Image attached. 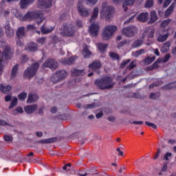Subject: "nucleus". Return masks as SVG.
Here are the masks:
<instances>
[{
  "label": "nucleus",
  "instance_id": "obj_1",
  "mask_svg": "<svg viewBox=\"0 0 176 176\" xmlns=\"http://www.w3.org/2000/svg\"><path fill=\"white\" fill-rule=\"evenodd\" d=\"M100 90H109L115 86V82L111 76H104L103 78L96 79L94 82Z\"/></svg>",
  "mask_w": 176,
  "mask_h": 176
},
{
  "label": "nucleus",
  "instance_id": "obj_2",
  "mask_svg": "<svg viewBox=\"0 0 176 176\" xmlns=\"http://www.w3.org/2000/svg\"><path fill=\"white\" fill-rule=\"evenodd\" d=\"M32 20H37L38 25L42 23L45 20L43 13L41 10L28 12L23 17V21H31Z\"/></svg>",
  "mask_w": 176,
  "mask_h": 176
},
{
  "label": "nucleus",
  "instance_id": "obj_3",
  "mask_svg": "<svg viewBox=\"0 0 176 176\" xmlns=\"http://www.w3.org/2000/svg\"><path fill=\"white\" fill-rule=\"evenodd\" d=\"M60 34L62 36H74V34H75V25L71 23H63L60 29Z\"/></svg>",
  "mask_w": 176,
  "mask_h": 176
},
{
  "label": "nucleus",
  "instance_id": "obj_4",
  "mask_svg": "<svg viewBox=\"0 0 176 176\" xmlns=\"http://www.w3.org/2000/svg\"><path fill=\"white\" fill-rule=\"evenodd\" d=\"M113 12V8L111 6H108V3L104 2L102 4V10L100 11V16L104 17L106 21H109L111 17H112V13Z\"/></svg>",
  "mask_w": 176,
  "mask_h": 176
},
{
  "label": "nucleus",
  "instance_id": "obj_5",
  "mask_svg": "<svg viewBox=\"0 0 176 176\" xmlns=\"http://www.w3.org/2000/svg\"><path fill=\"white\" fill-rule=\"evenodd\" d=\"M118 27L116 25H106L104 28V30L102 33V37L104 41H108L112 38V35L116 32Z\"/></svg>",
  "mask_w": 176,
  "mask_h": 176
},
{
  "label": "nucleus",
  "instance_id": "obj_6",
  "mask_svg": "<svg viewBox=\"0 0 176 176\" xmlns=\"http://www.w3.org/2000/svg\"><path fill=\"white\" fill-rule=\"evenodd\" d=\"M38 68H39V63L36 62L32 65L31 67H28L24 72V77L28 78V79L34 78V76L36 74V71H38Z\"/></svg>",
  "mask_w": 176,
  "mask_h": 176
},
{
  "label": "nucleus",
  "instance_id": "obj_7",
  "mask_svg": "<svg viewBox=\"0 0 176 176\" xmlns=\"http://www.w3.org/2000/svg\"><path fill=\"white\" fill-rule=\"evenodd\" d=\"M122 35L126 38H134L135 34L138 32V28L134 25L128 26L122 30Z\"/></svg>",
  "mask_w": 176,
  "mask_h": 176
},
{
  "label": "nucleus",
  "instance_id": "obj_8",
  "mask_svg": "<svg viewBox=\"0 0 176 176\" xmlns=\"http://www.w3.org/2000/svg\"><path fill=\"white\" fill-rule=\"evenodd\" d=\"M12 54H13L12 47L9 45H6L1 54V56H0V59L3 60V61L10 60V58H12Z\"/></svg>",
  "mask_w": 176,
  "mask_h": 176
},
{
  "label": "nucleus",
  "instance_id": "obj_9",
  "mask_svg": "<svg viewBox=\"0 0 176 176\" xmlns=\"http://www.w3.org/2000/svg\"><path fill=\"white\" fill-rule=\"evenodd\" d=\"M42 67L43 68H50L52 71H55L58 68V63L56 60L50 58L45 61Z\"/></svg>",
  "mask_w": 176,
  "mask_h": 176
},
{
  "label": "nucleus",
  "instance_id": "obj_10",
  "mask_svg": "<svg viewBox=\"0 0 176 176\" xmlns=\"http://www.w3.org/2000/svg\"><path fill=\"white\" fill-rule=\"evenodd\" d=\"M52 2L53 0H38L37 6L40 9H49V8H52Z\"/></svg>",
  "mask_w": 176,
  "mask_h": 176
},
{
  "label": "nucleus",
  "instance_id": "obj_11",
  "mask_svg": "<svg viewBox=\"0 0 176 176\" xmlns=\"http://www.w3.org/2000/svg\"><path fill=\"white\" fill-rule=\"evenodd\" d=\"M78 12L80 16L82 17H87V16H90V11L86 8H85L82 4L78 6Z\"/></svg>",
  "mask_w": 176,
  "mask_h": 176
},
{
  "label": "nucleus",
  "instance_id": "obj_12",
  "mask_svg": "<svg viewBox=\"0 0 176 176\" xmlns=\"http://www.w3.org/2000/svg\"><path fill=\"white\" fill-rule=\"evenodd\" d=\"M89 30L92 36H97V35H98V31H100V24L92 23Z\"/></svg>",
  "mask_w": 176,
  "mask_h": 176
},
{
  "label": "nucleus",
  "instance_id": "obj_13",
  "mask_svg": "<svg viewBox=\"0 0 176 176\" xmlns=\"http://www.w3.org/2000/svg\"><path fill=\"white\" fill-rule=\"evenodd\" d=\"M4 28L6 30V34L8 38H12L14 35V31L12 28H10V24L9 22H6V25H4Z\"/></svg>",
  "mask_w": 176,
  "mask_h": 176
},
{
  "label": "nucleus",
  "instance_id": "obj_14",
  "mask_svg": "<svg viewBox=\"0 0 176 176\" xmlns=\"http://www.w3.org/2000/svg\"><path fill=\"white\" fill-rule=\"evenodd\" d=\"M25 50L28 52H37L38 51V44L34 42H31L27 44L25 47Z\"/></svg>",
  "mask_w": 176,
  "mask_h": 176
},
{
  "label": "nucleus",
  "instance_id": "obj_15",
  "mask_svg": "<svg viewBox=\"0 0 176 176\" xmlns=\"http://www.w3.org/2000/svg\"><path fill=\"white\" fill-rule=\"evenodd\" d=\"M102 67L101 62L100 60H94L92 63L89 65V68L92 69V71H97V69H100Z\"/></svg>",
  "mask_w": 176,
  "mask_h": 176
},
{
  "label": "nucleus",
  "instance_id": "obj_16",
  "mask_svg": "<svg viewBox=\"0 0 176 176\" xmlns=\"http://www.w3.org/2000/svg\"><path fill=\"white\" fill-rule=\"evenodd\" d=\"M60 63L63 64V65H72L75 63V57L72 56L68 58H63L60 59Z\"/></svg>",
  "mask_w": 176,
  "mask_h": 176
},
{
  "label": "nucleus",
  "instance_id": "obj_17",
  "mask_svg": "<svg viewBox=\"0 0 176 176\" xmlns=\"http://www.w3.org/2000/svg\"><path fill=\"white\" fill-rule=\"evenodd\" d=\"M137 19L139 21L145 23V21H148V19H149V13L142 12L138 16Z\"/></svg>",
  "mask_w": 176,
  "mask_h": 176
},
{
  "label": "nucleus",
  "instance_id": "obj_18",
  "mask_svg": "<svg viewBox=\"0 0 176 176\" xmlns=\"http://www.w3.org/2000/svg\"><path fill=\"white\" fill-rule=\"evenodd\" d=\"M158 17L156 11L153 10L150 12V20L148 21V24H153L157 21Z\"/></svg>",
  "mask_w": 176,
  "mask_h": 176
},
{
  "label": "nucleus",
  "instance_id": "obj_19",
  "mask_svg": "<svg viewBox=\"0 0 176 176\" xmlns=\"http://www.w3.org/2000/svg\"><path fill=\"white\" fill-rule=\"evenodd\" d=\"M38 109L37 104H31L24 107V111H26L28 113H34L35 111Z\"/></svg>",
  "mask_w": 176,
  "mask_h": 176
},
{
  "label": "nucleus",
  "instance_id": "obj_20",
  "mask_svg": "<svg viewBox=\"0 0 176 176\" xmlns=\"http://www.w3.org/2000/svg\"><path fill=\"white\" fill-rule=\"evenodd\" d=\"M56 142H57V138H56V137L50 138H47V139H43V140L38 141V142L40 144H53Z\"/></svg>",
  "mask_w": 176,
  "mask_h": 176
},
{
  "label": "nucleus",
  "instance_id": "obj_21",
  "mask_svg": "<svg viewBox=\"0 0 176 176\" xmlns=\"http://www.w3.org/2000/svg\"><path fill=\"white\" fill-rule=\"evenodd\" d=\"M35 0H21L20 1V6L21 9H25L28 5H31L33 3Z\"/></svg>",
  "mask_w": 176,
  "mask_h": 176
},
{
  "label": "nucleus",
  "instance_id": "obj_22",
  "mask_svg": "<svg viewBox=\"0 0 176 176\" xmlns=\"http://www.w3.org/2000/svg\"><path fill=\"white\" fill-rule=\"evenodd\" d=\"M72 74L73 76H83L86 75V72H85V70H79L74 69V70L72 71Z\"/></svg>",
  "mask_w": 176,
  "mask_h": 176
},
{
  "label": "nucleus",
  "instance_id": "obj_23",
  "mask_svg": "<svg viewBox=\"0 0 176 176\" xmlns=\"http://www.w3.org/2000/svg\"><path fill=\"white\" fill-rule=\"evenodd\" d=\"M142 45H144V41L141 39H137L135 41H133V43L131 45V47L133 49H137L138 47H141Z\"/></svg>",
  "mask_w": 176,
  "mask_h": 176
},
{
  "label": "nucleus",
  "instance_id": "obj_24",
  "mask_svg": "<svg viewBox=\"0 0 176 176\" xmlns=\"http://www.w3.org/2000/svg\"><path fill=\"white\" fill-rule=\"evenodd\" d=\"M134 2H135V0H124L122 5L124 12H127V6H131L132 5H134Z\"/></svg>",
  "mask_w": 176,
  "mask_h": 176
},
{
  "label": "nucleus",
  "instance_id": "obj_25",
  "mask_svg": "<svg viewBox=\"0 0 176 176\" xmlns=\"http://www.w3.org/2000/svg\"><path fill=\"white\" fill-rule=\"evenodd\" d=\"M56 74H58L59 79L63 81L64 80V79H65V78H67V75H68V73L65 70H59L56 72Z\"/></svg>",
  "mask_w": 176,
  "mask_h": 176
},
{
  "label": "nucleus",
  "instance_id": "obj_26",
  "mask_svg": "<svg viewBox=\"0 0 176 176\" xmlns=\"http://www.w3.org/2000/svg\"><path fill=\"white\" fill-rule=\"evenodd\" d=\"M38 95L30 94L28 96L27 102L28 104H31L32 102H35L38 100Z\"/></svg>",
  "mask_w": 176,
  "mask_h": 176
},
{
  "label": "nucleus",
  "instance_id": "obj_27",
  "mask_svg": "<svg viewBox=\"0 0 176 176\" xmlns=\"http://www.w3.org/2000/svg\"><path fill=\"white\" fill-rule=\"evenodd\" d=\"M0 90L2 93H4V94H8L10 90H12V87L10 85H0Z\"/></svg>",
  "mask_w": 176,
  "mask_h": 176
},
{
  "label": "nucleus",
  "instance_id": "obj_28",
  "mask_svg": "<svg viewBox=\"0 0 176 176\" xmlns=\"http://www.w3.org/2000/svg\"><path fill=\"white\" fill-rule=\"evenodd\" d=\"M175 4L176 3L173 2V3H172L170 6L165 11L164 15L166 16V17H168V16H170V14H171L173 12H174Z\"/></svg>",
  "mask_w": 176,
  "mask_h": 176
},
{
  "label": "nucleus",
  "instance_id": "obj_29",
  "mask_svg": "<svg viewBox=\"0 0 176 176\" xmlns=\"http://www.w3.org/2000/svg\"><path fill=\"white\" fill-rule=\"evenodd\" d=\"M16 36L18 38H23V36H25V30L24 29V28H19L17 30H16Z\"/></svg>",
  "mask_w": 176,
  "mask_h": 176
},
{
  "label": "nucleus",
  "instance_id": "obj_30",
  "mask_svg": "<svg viewBox=\"0 0 176 176\" xmlns=\"http://www.w3.org/2000/svg\"><path fill=\"white\" fill-rule=\"evenodd\" d=\"M97 47L99 49L100 53H104V52H105L107 50V48L108 47V44L98 43H97Z\"/></svg>",
  "mask_w": 176,
  "mask_h": 176
},
{
  "label": "nucleus",
  "instance_id": "obj_31",
  "mask_svg": "<svg viewBox=\"0 0 176 176\" xmlns=\"http://www.w3.org/2000/svg\"><path fill=\"white\" fill-rule=\"evenodd\" d=\"M17 69H19V64L15 65L11 72V79H15L17 76Z\"/></svg>",
  "mask_w": 176,
  "mask_h": 176
},
{
  "label": "nucleus",
  "instance_id": "obj_32",
  "mask_svg": "<svg viewBox=\"0 0 176 176\" xmlns=\"http://www.w3.org/2000/svg\"><path fill=\"white\" fill-rule=\"evenodd\" d=\"M176 87V82L167 84L162 87V90H171V89H175Z\"/></svg>",
  "mask_w": 176,
  "mask_h": 176
},
{
  "label": "nucleus",
  "instance_id": "obj_33",
  "mask_svg": "<svg viewBox=\"0 0 176 176\" xmlns=\"http://www.w3.org/2000/svg\"><path fill=\"white\" fill-rule=\"evenodd\" d=\"M168 35H170V34L166 33L165 34H160L157 38V41L158 42H165V41H167L168 38Z\"/></svg>",
  "mask_w": 176,
  "mask_h": 176
},
{
  "label": "nucleus",
  "instance_id": "obj_34",
  "mask_svg": "<svg viewBox=\"0 0 176 176\" xmlns=\"http://www.w3.org/2000/svg\"><path fill=\"white\" fill-rule=\"evenodd\" d=\"M98 8H95L93 10V15L91 16V18L90 19L89 21L90 23H93V21L95 19H97V17H98Z\"/></svg>",
  "mask_w": 176,
  "mask_h": 176
},
{
  "label": "nucleus",
  "instance_id": "obj_35",
  "mask_svg": "<svg viewBox=\"0 0 176 176\" xmlns=\"http://www.w3.org/2000/svg\"><path fill=\"white\" fill-rule=\"evenodd\" d=\"M156 60V56H148L144 59V63L145 64H147V65H149V64H152L153 61Z\"/></svg>",
  "mask_w": 176,
  "mask_h": 176
},
{
  "label": "nucleus",
  "instance_id": "obj_36",
  "mask_svg": "<svg viewBox=\"0 0 176 176\" xmlns=\"http://www.w3.org/2000/svg\"><path fill=\"white\" fill-rule=\"evenodd\" d=\"M145 54V50L144 49H140L135 52H133L132 56L133 57H140V56Z\"/></svg>",
  "mask_w": 176,
  "mask_h": 176
},
{
  "label": "nucleus",
  "instance_id": "obj_37",
  "mask_svg": "<svg viewBox=\"0 0 176 176\" xmlns=\"http://www.w3.org/2000/svg\"><path fill=\"white\" fill-rule=\"evenodd\" d=\"M51 80L53 83H60L61 80L60 77L58 76L57 73L54 74L51 78Z\"/></svg>",
  "mask_w": 176,
  "mask_h": 176
},
{
  "label": "nucleus",
  "instance_id": "obj_38",
  "mask_svg": "<svg viewBox=\"0 0 176 176\" xmlns=\"http://www.w3.org/2000/svg\"><path fill=\"white\" fill-rule=\"evenodd\" d=\"M52 30H53V28H49L45 27V25L42 26L41 28V31L42 34H50V32H52Z\"/></svg>",
  "mask_w": 176,
  "mask_h": 176
},
{
  "label": "nucleus",
  "instance_id": "obj_39",
  "mask_svg": "<svg viewBox=\"0 0 176 176\" xmlns=\"http://www.w3.org/2000/svg\"><path fill=\"white\" fill-rule=\"evenodd\" d=\"M168 164V162H164L163 164V166L161 168V171L159 172V175H163V173H166L167 171V165Z\"/></svg>",
  "mask_w": 176,
  "mask_h": 176
},
{
  "label": "nucleus",
  "instance_id": "obj_40",
  "mask_svg": "<svg viewBox=\"0 0 176 176\" xmlns=\"http://www.w3.org/2000/svg\"><path fill=\"white\" fill-rule=\"evenodd\" d=\"M24 111L23 110V107H17L16 109L12 110V115H18V113H23Z\"/></svg>",
  "mask_w": 176,
  "mask_h": 176
},
{
  "label": "nucleus",
  "instance_id": "obj_41",
  "mask_svg": "<svg viewBox=\"0 0 176 176\" xmlns=\"http://www.w3.org/2000/svg\"><path fill=\"white\" fill-rule=\"evenodd\" d=\"M17 98L15 97L13 98V100H12L11 104L9 107V109H13V108H14V107L17 106Z\"/></svg>",
  "mask_w": 176,
  "mask_h": 176
},
{
  "label": "nucleus",
  "instance_id": "obj_42",
  "mask_svg": "<svg viewBox=\"0 0 176 176\" xmlns=\"http://www.w3.org/2000/svg\"><path fill=\"white\" fill-rule=\"evenodd\" d=\"M82 54H83V56H84L85 57H89V56H91V53L90 51L89 50V48L87 47V46H86V47L84 48Z\"/></svg>",
  "mask_w": 176,
  "mask_h": 176
},
{
  "label": "nucleus",
  "instance_id": "obj_43",
  "mask_svg": "<svg viewBox=\"0 0 176 176\" xmlns=\"http://www.w3.org/2000/svg\"><path fill=\"white\" fill-rule=\"evenodd\" d=\"M166 47H170V43H166L164 46L161 49L162 53H167L168 49Z\"/></svg>",
  "mask_w": 176,
  "mask_h": 176
},
{
  "label": "nucleus",
  "instance_id": "obj_44",
  "mask_svg": "<svg viewBox=\"0 0 176 176\" xmlns=\"http://www.w3.org/2000/svg\"><path fill=\"white\" fill-rule=\"evenodd\" d=\"M137 66V62L135 60L132 61L129 66L126 67V69L131 70L133 68Z\"/></svg>",
  "mask_w": 176,
  "mask_h": 176
},
{
  "label": "nucleus",
  "instance_id": "obj_45",
  "mask_svg": "<svg viewBox=\"0 0 176 176\" xmlns=\"http://www.w3.org/2000/svg\"><path fill=\"white\" fill-rule=\"evenodd\" d=\"M154 1L153 0H146L145 3V8H152L153 6Z\"/></svg>",
  "mask_w": 176,
  "mask_h": 176
},
{
  "label": "nucleus",
  "instance_id": "obj_46",
  "mask_svg": "<svg viewBox=\"0 0 176 176\" xmlns=\"http://www.w3.org/2000/svg\"><path fill=\"white\" fill-rule=\"evenodd\" d=\"M109 56L113 60H119L120 58L119 54L114 52H110Z\"/></svg>",
  "mask_w": 176,
  "mask_h": 176
},
{
  "label": "nucleus",
  "instance_id": "obj_47",
  "mask_svg": "<svg viewBox=\"0 0 176 176\" xmlns=\"http://www.w3.org/2000/svg\"><path fill=\"white\" fill-rule=\"evenodd\" d=\"M18 98L21 101H24L27 98V93L23 92L18 96Z\"/></svg>",
  "mask_w": 176,
  "mask_h": 176
},
{
  "label": "nucleus",
  "instance_id": "obj_48",
  "mask_svg": "<svg viewBox=\"0 0 176 176\" xmlns=\"http://www.w3.org/2000/svg\"><path fill=\"white\" fill-rule=\"evenodd\" d=\"M171 21V19H166L161 23V27L163 28L167 27L168 24H170V22Z\"/></svg>",
  "mask_w": 176,
  "mask_h": 176
},
{
  "label": "nucleus",
  "instance_id": "obj_49",
  "mask_svg": "<svg viewBox=\"0 0 176 176\" xmlns=\"http://www.w3.org/2000/svg\"><path fill=\"white\" fill-rule=\"evenodd\" d=\"M130 61H131V60H130V59L123 60L120 65V68H122V69H123V68H124L126 67V65H127V64L130 63Z\"/></svg>",
  "mask_w": 176,
  "mask_h": 176
},
{
  "label": "nucleus",
  "instance_id": "obj_50",
  "mask_svg": "<svg viewBox=\"0 0 176 176\" xmlns=\"http://www.w3.org/2000/svg\"><path fill=\"white\" fill-rule=\"evenodd\" d=\"M145 124L146 126H148L149 127H152L153 129H157V126H156V124H155L154 123L146 121Z\"/></svg>",
  "mask_w": 176,
  "mask_h": 176
},
{
  "label": "nucleus",
  "instance_id": "obj_51",
  "mask_svg": "<svg viewBox=\"0 0 176 176\" xmlns=\"http://www.w3.org/2000/svg\"><path fill=\"white\" fill-rule=\"evenodd\" d=\"M0 126H9L10 127H13V125L8 123L6 121L3 120H0Z\"/></svg>",
  "mask_w": 176,
  "mask_h": 176
},
{
  "label": "nucleus",
  "instance_id": "obj_52",
  "mask_svg": "<svg viewBox=\"0 0 176 176\" xmlns=\"http://www.w3.org/2000/svg\"><path fill=\"white\" fill-rule=\"evenodd\" d=\"M38 43H40L41 45H45L46 43V38L41 37L37 39Z\"/></svg>",
  "mask_w": 176,
  "mask_h": 176
},
{
  "label": "nucleus",
  "instance_id": "obj_53",
  "mask_svg": "<svg viewBox=\"0 0 176 176\" xmlns=\"http://www.w3.org/2000/svg\"><path fill=\"white\" fill-rule=\"evenodd\" d=\"M135 15L131 16L129 19L124 21V24H129V23H134V18Z\"/></svg>",
  "mask_w": 176,
  "mask_h": 176
},
{
  "label": "nucleus",
  "instance_id": "obj_54",
  "mask_svg": "<svg viewBox=\"0 0 176 176\" xmlns=\"http://www.w3.org/2000/svg\"><path fill=\"white\" fill-rule=\"evenodd\" d=\"M170 58H171V55L170 54H167L166 56H165L163 58H162V61L163 63H167V61H168V60H170Z\"/></svg>",
  "mask_w": 176,
  "mask_h": 176
},
{
  "label": "nucleus",
  "instance_id": "obj_55",
  "mask_svg": "<svg viewBox=\"0 0 176 176\" xmlns=\"http://www.w3.org/2000/svg\"><path fill=\"white\" fill-rule=\"evenodd\" d=\"M87 1V5H96L98 2V0H85Z\"/></svg>",
  "mask_w": 176,
  "mask_h": 176
},
{
  "label": "nucleus",
  "instance_id": "obj_56",
  "mask_svg": "<svg viewBox=\"0 0 176 176\" xmlns=\"http://www.w3.org/2000/svg\"><path fill=\"white\" fill-rule=\"evenodd\" d=\"M172 156H173V154L171 153H166L164 156V160H166L167 162H168L169 160L168 157H171Z\"/></svg>",
  "mask_w": 176,
  "mask_h": 176
},
{
  "label": "nucleus",
  "instance_id": "obj_57",
  "mask_svg": "<svg viewBox=\"0 0 176 176\" xmlns=\"http://www.w3.org/2000/svg\"><path fill=\"white\" fill-rule=\"evenodd\" d=\"M150 98H152L153 100H156L159 98V95L157 94L151 93L150 94Z\"/></svg>",
  "mask_w": 176,
  "mask_h": 176
},
{
  "label": "nucleus",
  "instance_id": "obj_58",
  "mask_svg": "<svg viewBox=\"0 0 176 176\" xmlns=\"http://www.w3.org/2000/svg\"><path fill=\"white\" fill-rule=\"evenodd\" d=\"M71 163L67 164L66 165H65L63 168V170H66L67 171H69V170H71Z\"/></svg>",
  "mask_w": 176,
  "mask_h": 176
},
{
  "label": "nucleus",
  "instance_id": "obj_59",
  "mask_svg": "<svg viewBox=\"0 0 176 176\" xmlns=\"http://www.w3.org/2000/svg\"><path fill=\"white\" fill-rule=\"evenodd\" d=\"M13 138L11 136H9L8 135H4V140L6 141L7 142H9V141H12Z\"/></svg>",
  "mask_w": 176,
  "mask_h": 176
},
{
  "label": "nucleus",
  "instance_id": "obj_60",
  "mask_svg": "<svg viewBox=\"0 0 176 176\" xmlns=\"http://www.w3.org/2000/svg\"><path fill=\"white\" fill-rule=\"evenodd\" d=\"M107 120H109V122L114 123V122H116V118H115L113 116H111L107 118Z\"/></svg>",
  "mask_w": 176,
  "mask_h": 176
},
{
  "label": "nucleus",
  "instance_id": "obj_61",
  "mask_svg": "<svg viewBox=\"0 0 176 176\" xmlns=\"http://www.w3.org/2000/svg\"><path fill=\"white\" fill-rule=\"evenodd\" d=\"M154 35H155V30L153 29L148 34V38H153Z\"/></svg>",
  "mask_w": 176,
  "mask_h": 176
},
{
  "label": "nucleus",
  "instance_id": "obj_62",
  "mask_svg": "<svg viewBox=\"0 0 176 176\" xmlns=\"http://www.w3.org/2000/svg\"><path fill=\"white\" fill-rule=\"evenodd\" d=\"M156 68H159V65L157 63H154L153 64V65L150 67V70H152V69H156Z\"/></svg>",
  "mask_w": 176,
  "mask_h": 176
},
{
  "label": "nucleus",
  "instance_id": "obj_63",
  "mask_svg": "<svg viewBox=\"0 0 176 176\" xmlns=\"http://www.w3.org/2000/svg\"><path fill=\"white\" fill-rule=\"evenodd\" d=\"M21 60H22V63H27V61H28L29 58H28V56H27V55H23Z\"/></svg>",
  "mask_w": 176,
  "mask_h": 176
},
{
  "label": "nucleus",
  "instance_id": "obj_64",
  "mask_svg": "<svg viewBox=\"0 0 176 176\" xmlns=\"http://www.w3.org/2000/svg\"><path fill=\"white\" fill-rule=\"evenodd\" d=\"M171 3V0H165L163 4V6L164 8H167V6H168V5Z\"/></svg>",
  "mask_w": 176,
  "mask_h": 176
}]
</instances>
